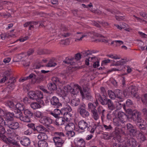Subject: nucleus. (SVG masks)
Segmentation results:
<instances>
[{
	"mask_svg": "<svg viewBox=\"0 0 147 147\" xmlns=\"http://www.w3.org/2000/svg\"><path fill=\"white\" fill-rule=\"evenodd\" d=\"M97 104L98 103H97V102H95L93 103L89 102L88 104V108L91 109V111L94 110H96L95 108Z\"/></svg>",
	"mask_w": 147,
	"mask_h": 147,
	"instance_id": "obj_34",
	"label": "nucleus"
},
{
	"mask_svg": "<svg viewBox=\"0 0 147 147\" xmlns=\"http://www.w3.org/2000/svg\"><path fill=\"white\" fill-rule=\"evenodd\" d=\"M138 123V125L139 128L141 130H145L146 127L147 125L146 122L143 119L139 121Z\"/></svg>",
	"mask_w": 147,
	"mask_h": 147,
	"instance_id": "obj_21",
	"label": "nucleus"
},
{
	"mask_svg": "<svg viewBox=\"0 0 147 147\" xmlns=\"http://www.w3.org/2000/svg\"><path fill=\"white\" fill-rule=\"evenodd\" d=\"M79 92H80L83 98L86 97L88 99H89V98H91V97L90 95H87L85 94L86 92H83L82 91L81 87L78 85L76 84H74L73 88H72L70 92L71 95H77Z\"/></svg>",
	"mask_w": 147,
	"mask_h": 147,
	"instance_id": "obj_1",
	"label": "nucleus"
},
{
	"mask_svg": "<svg viewBox=\"0 0 147 147\" xmlns=\"http://www.w3.org/2000/svg\"><path fill=\"white\" fill-rule=\"evenodd\" d=\"M57 85L55 83H51L49 85L48 88L51 91H54L56 90L57 88Z\"/></svg>",
	"mask_w": 147,
	"mask_h": 147,
	"instance_id": "obj_46",
	"label": "nucleus"
},
{
	"mask_svg": "<svg viewBox=\"0 0 147 147\" xmlns=\"http://www.w3.org/2000/svg\"><path fill=\"white\" fill-rule=\"evenodd\" d=\"M74 144L76 145L79 146L80 147L85 145V142L84 140L82 138H77L74 141Z\"/></svg>",
	"mask_w": 147,
	"mask_h": 147,
	"instance_id": "obj_22",
	"label": "nucleus"
},
{
	"mask_svg": "<svg viewBox=\"0 0 147 147\" xmlns=\"http://www.w3.org/2000/svg\"><path fill=\"white\" fill-rule=\"evenodd\" d=\"M50 102L51 104L54 107L58 108L62 106L59 99L55 96H53L50 99Z\"/></svg>",
	"mask_w": 147,
	"mask_h": 147,
	"instance_id": "obj_9",
	"label": "nucleus"
},
{
	"mask_svg": "<svg viewBox=\"0 0 147 147\" xmlns=\"http://www.w3.org/2000/svg\"><path fill=\"white\" fill-rule=\"evenodd\" d=\"M121 131V129H120L118 127H116L115 128V134L116 135H117V136H118V137L119 138V139H120L121 138L120 136H119Z\"/></svg>",
	"mask_w": 147,
	"mask_h": 147,
	"instance_id": "obj_61",
	"label": "nucleus"
},
{
	"mask_svg": "<svg viewBox=\"0 0 147 147\" xmlns=\"http://www.w3.org/2000/svg\"><path fill=\"white\" fill-rule=\"evenodd\" d=\"M88 125L89 124L83 120L80 121L78 123L79 128L83 131H85V129L87 128Z\"/></svg>",
	"mask_w": 147,
	"mask_h": 147,
	"instance_id": "obj_14",
	"label": "nucleus"
},
{
	"mask_svg": "<svg viewBox=\"0 0 147 147\" xmlns=\"http://www.w3.org/2000/svg\"><path fill=\"white\" fill-rule=\"evenodd\" d=\"M2 140L7 143L11 144L14 145H18L17 142L11 137L7 138L5 136H4L2 138Z\"/></svg>",
	"mask_w": 147,
	"mask_h": 147,
	"instance_id": "obj_15",
	"label": "nucleus"
},
{
	"mask_svg": "<svg viewBox=\"0 0 147 147\" xmlns=\"http://www.w3.org/2000/svg\"><path fill=\"white\" fill-rule=\"evenodd\" d=\"M140 113L136 111L133 113L131 119L134 121L138 122L142 119L141 118Z\"/></svg>",
	"mask_w": 147,
	"mask_h": 147,
	"instance_id": "obj_13",
	"label": "nucleus"
},
{
	"mask_svg": "<svg viewBox=\"0 0 147 147\" xmlns=\"http://www.w3.org/2000/svg\"><path fill=\"white\" fill-rule=\"evenodd\" d=\"M6 125L12 129H16L19 127V124L17 122L9 121H7Z\"/></svg>",
	"mask_w": 147,
	"mask_h": 147,
	"instance_id": "obj_10",
	"label": "nucleus"
},
{
	"mask_svg": "<svg viewBox=\"0 0 147 147\" xmlns=\"http://www.w3.org/2000/svg\"><path fill=\"white\" fill-rule=\"evenodd\" d=\"M14 112L15 114H14V116L16 118H19L20 119V117L22 115V113L21 111L19 110H15Z\"/></svg>",
	"mask_w": 147,
	"mask_h": 147,
	"instance_id": "obj_40",
	"label": "nucleus"
},
{
	"mask_svg": "<svg viewBox=\"0 0 147 147\" xmlns=\"http://www.w3.org/2000/svg\"><path fill=\"white\" fill-rule=\"evenodd\" d=\"M39 77L36 78V82L37 83H40L42 81L44 78V76L42 74H40Z\"/></svg>",
	"mask_w": 147,
	"mask_h": 147,
	"instance_id": "obj_47",
	"label": "nucleus"
},
{
	"mask_svg": "<svg viewBox=\"0 0 147 147\" xmlns=\"http://www.w3.org/2000/svg\"><path fill=\"white\" fill-rule=\"evenodd\" d=\"M107 104L108 105V108L109 110L112 111L115 109V106L111 100H109Z\"/></svg>",
	"mask_w": 147,
	"mask_h": 147,
	"instance_id": "obj_43",
	"label": "nucleus"
},
{
	"mask_svg": "<svg viewBox=\"0 0 147 147\" xmlns=\"http://www.w3.org/2000/svg\"><path fill=\"white\" fill-rule=\"evenodd\" d=\"M128 90H125L124 91L123 94L125 96L131 95L132 96L135 97L137 98H139L137 93L138 88L136 86H130L128 88Z\"/></svg>",
	"mask_w": 147,
	"mask_h": 147,
	"instance_id": "obj_2",
	"label": "nucleus"
},
{
	"mask_svg": "<svg viewBox=\"0 0 147 147\" xmlns=\"http://www.w3.org/2000/svg\"><path fill=\"white\" fill-rule=\"evenodd\" d=\"M20 120L22 121L26 122H29L30 121V118L26 116H23L20 117Z\"/></svg>",
	"mask_w": 147,
	"mask_h": 147,
	"instance_id": "obj_50",
	"label": "nucleus"
},
{
	"mask_svg": "<svg viewBox=\"0 0 147 147\" xmlns=\"http://www.w3.org/2000/svg\"><path fill=\"white\" fill-rule=\"evenodd\" d=\"M16 110H19L20 111H23L25 109L24 105L20 103H17L16 105Z\"/></svg>",
	"mask_w": 147,
	"mask_h": 147,
	"instance_id": "obj_36",
	"label": "nucleus"
},
{
	"mask_svg": "<svg viewBox=\"0 0 147 147\" xmlns=\"http://www.w3.org/2000/svg\"><path fill=\"white\" fill-rule=\"evenodd\" d=\"M24 113L25 115L27 116L29 118L32 117L33 115V113L31 111L28 109H25L24 110Z\"/></svg>",
	"mask_w": 147,
	"mask_h": 147,
	"instance_id": "obj_38",
	"label": "nucleus"
},
{
	"mask_svg": "<svg viewBox=\"0 0 147 147\" xmlns=\"http://www.w3.org/2000/svg\"><path fill=\"white\" fill-rule=\"evenodd\" d=\"M72 88L71 85H68L64 86L62 90L59 88L58 91L59 92V94L60 95L63 96H65L68 93H70Z\"/></svg>",
	"mask_w": 147,
	"mask_h": 147,
	"instance_id": "obj_5",
	"label": "nucleus"
},
{
	"mask_svg": "<svg viewBox=\"0 0 147 147\" xmlns=\"http://www.w3.org/2000/svg\"><path fill=\"white\" fill-rule=\"evenodd\" d=\"M6 105L10 108H13L15 107L14 104L12 102L10 101H7L6 103Z\"/></svg>",
	"mask_w": 147,
	"mask_h": 147,
	"instance_id": "obj_60",
	"label": "nucleus"
},
{
	"mask_svg": "<svg viewBox=\"0 0 147 147\" xmlns=\"http://www.w3.org/2000/svg\"><path fill=\"white\" fill-rule=\"evenodd\" d=\"M142 102L144 104H147V94H146L141 97Z\"/></svg>",
	"mask_w": 147,
	"mask_h": 147,
	"instance_id": "obj_55",
	"label": "nucleus"
},
{
	"mask_svg": "<svg viewBox=\"0 0 147 147\" xmlns=\"http://www.w3.org/2000/svg\"><path fill=\"white\" fill-rule=\"evenodd\" d=\"M53 140L55 146L57 147H62L65 141L61 138L59 137H54Z\"/></svg>",
	"mask_w": 147,
	"mask_h": 147,
	"instance_id": "obj_8",
	"label": "nucleus"
},
{
	"mask_svg": "<svg viewBox=\"0 0 147 147\" xmlns=\"http://www.w3.org/2000/svg\"><path fill=\"white\" fill-rule=\"evenodd\" d=\"M92 116L93 119L95 121L98 120L100 118L99 114L98 113L97 110H94L91 111Z\"/></svg>",
	"mask_w": 147,
	"mask_h": 147,
	"instance_id": "obj_23",
	"label": "nucleus"
},
{
	"mask_svg": "<svg viewBox=\"0 0 147 147\" xmlns=\"http://www.w3.org/2000/svg\"><path fill=\"white\" fill-rule=\"evenodd\" d=\"M7 121H4L2 117H0V126H4L6 125Z\"/></svg>",
	"mask_w": 147,
	"mask_h": 147,
	"instance_id": "obj_56",
	"label": "nucleus"
},
{
	"mask_svg": "<svg viewBox=\"0 0 147 147\" xmlns=\"http://www.w3.org/2000/svg\"><path fill=\"white\" fill-rule=\"evenodd\" d=\"M102 128L103 130L107 131H109L112 129V127L110 124H103L102 126Z\"/></svg>",
	"mask_w": 147,
	"mask_h": 147,
	"instance_id": "obj_39",
	"label": "nucleus"
},
{
	"mask_svg": "<svg viewBox=\"0 0 147 147\" xmlns=\"http://www.w3.org/2000/svg\"><path fill=\"white\" fill-rule=\"evenodd\" d=\"M71 110L72 109L70 106L67 104L64 108L61 109L62 114H65V113H69Z\"/></svg>",
	"mask_w": 147,
	"mask_h": 147,
	"instance_id": "obj_27",
	"label": "nucleus"
},
{
	"mask_svg": "<svg viewBox=\"0 0 147 147\" xmlns=\"http://www.w3.org/2000/svg\"><path fill=\"white\" fill-rule=\"evenodd\" d=\"M61 109L60 110L58 109H54L53 112L50 113V114L53 116L55 118H57L58 117L59 115L61 114L62 115Z\"/></svg>",
	"mask_w": 147,
	"mask_h": 147,
	"instance_id": "obj_26",
	"label": "nucleus"
},
{
	"mask_svg": "<svg viewBox=\"0 0 147 147\" xmlns=\"http://www.w3.org/2000/svg\"><path fill=\"white\" fill-rule=\"evenodd\" d=\"M34 115L37 118H40L43 117V114L41 112L37 111H36L34 113Z\"/></svg>",
	"mask_w": 147,
	"mask_h": 147,
	"instance_id": "obj_51",
	"label": "nucleus"
},
{
	"mask_svg": "<svg viewBox=\"0 0 147 147\" xmlns=\"http://www.w3.org/2000/svg\"><path fill=\"white\" fill-rule=\"evenodd\" d=\"M32 133V129L29 128L24 132V134L26 135H30Z\"/></svg>",
	"mask_w": 147,
	"mask_h": 147,
	"instance_id": "obj_57",
	"label": "nucleus"
},
{
	"mask_svg": "<svg viewBox=\"0 0 147 147\" xmlns=\"http://www.w3.org/2000/svg\"><path fill=\"white\" fill-rule=\"evenodd\" d=\"M13 116V113L10 112H8L6 114V119L5 120L7 121H11L12 120Z\"/></svg>",
	"mask_w": 147,
	"mask_h": 147,
	"instance_id": "obj_37",
	"label": "nucleus"
},
{
	"mask_svg": "<svg viewBox=\"0 0 147 147\" xmlns=\"http://www.w3.org/2000/svg\"><path fill=\"white\" fill-rule=\"evenodd\" d=\"M28 95L29 97L33 100L42 99L43 97L42 93L40 91H30L28 92Z\"/></svg>",
	"mask_w": 147,
	"mask_h": 147,
	"instance_id": "obj_4",
	"label": "nucleus"
},
{
	"mask_svg": "<svg viewBox=\"0 0 147 147\" xmlns=\"http://www.w3.org/2000/svg\"><path fill=\"white\" fill-rule=\"evenodd\" d=\"M64 115V117L65 120L68 121L71 119V115L69 113H65V114H62Z\"/></svg>",
	"mask_w": 147,
	"mask_h": 147,
	"instance_id": "obj_49",
	"label": "nucleus"
},
{
	"mask_svg": "<svg viewBox=\"0 0 147 147\" xmlns=\"http://www.w3.org/2000/svg\"><path fill=\"white\" fill-rule=\"evenodd\" d=\"M30 107L33 109H36L41 107L40 105L37 102H33L31 103Z\"/></svg>",
	"mask_w": 147,
	"mask_h": 147,
	"instance_id": "obj_33",
	"label": "nucleus"
},
{
	"mask_svg": "<svg viewBox=\"0 0 147 147\" xmlns=\"http://www.w3.org/2000/svg\"><path fill=\"white\" fill-rule=\"evenodd\" d=\"M56 121V124L58 125L64 124L65 122V121L63 120V119L62 118L57 119Z\"/></svg>",
	"mask_w": 147,
	"mask_h": 147,
	"instance_id": "obj_42",
	"label": "nucleus"
},
{
	"mask_svg": "<svg viewBox=\"0 0 147 147\" xmlns=\"http://www.w3.org/2000/svg\"><path fill=\"white\" fill-rule=\"evenodd\" d=\"M56 65L55 63L52 62L50 61L47 65V66L49 67H52L55 66Z\"/></svg>",
	"mask_w": 147,
	"mask_h": 147,
	"instance_id": "obj_64",
	"label": "nucleus"
},
{
	"mask_svg": "<svg viewBox=\"0 0 147 147\" xmlns=\"http://www.w3.org/2000/svg\"><path fill=\"white\" fill-rule=\"evenodd\" d=\"M74 58H69L66 57L65 60L63 61V62L66 64L70 65H74L75 64V62L74 61Z\"/></svg>",
	"mask_w": 147,
	"mask_h": 147,
	"instance_id": "obj_28",
	"label": "nucleus"
},
{
	"mask_svg": "<svg viewBox=\"0 0 147 147\" xmlns=\"http://www.w3.org/2000/svg\"><path fill=\"white\" fill-rule=\"evenodd\" d=\"M113 121L114 124L116 126H119L120 125V121L117 117L113 119Z\"/></svg>",
	"mask_w": 147,
	"mask_h": 147,
	"instance_id": "obj_52",
	"label": "nucleus"
},
{
	"mask_svg": "<svg viewBox=\"0 0 147 147\" xmlns=\"http://www.w3.org/2000/svg\"><path fill=\"white\" fill-rule=\"evenodd\" d=\"M52 80L53 83L58 85L60 88L62 85L65 84V82L62 81L56 77H54L52 78Z\"/></svg>",
	"mask_w": 147,
	"mask_h": 147,
	"instance_id": "obj_16",
	"label": "nucleus"
},
{
	"mask_svg": "<svg viewBox=\"0 0 147 147\" xmlns=\"http://www.w3.org/2000/svg\"><path fill=\"white\" fill-rule=\"evenodd\" d=\"M110 100V99H108L105 96H104L100 98L99 101L102 105H107Z\"/></svg>",
	"mask_w": 147,
	"mask_h": 147,
	"instance_id": "obj_31",
	"label": "nucleus"
},
{
	"mask_svg": "<svg viewBox=\"0 0 147 147\" xmlns=\"http://www.w3.org/2000/svg\"><path fill=\"white\" fill-rule=\"evenodd\" d=\"M128 61L126 59H122L117 61L116 63L117 65H123L125 64Z\"/></svg>",
	"mask_w": 147,
	"mask_h": 147,
	"instance_id": "obj_48",
	"label": "nucleus"
},
{
	"mask_svg": "<svg viewBox=\"0 0 147 147\" xmlns=\"http://www.w3.org/2000/svg\"><path fill=\"white\" fill-rule=\"evenodd\" d=\"M137 136V138L140 142L146 140V138L144 135L141 132L139 131V132H138Z\"/></svg>",
	"mask_w": 147,
	"mask_h": 147,
	"instance_id": "obj_35",
	"label": "nucleus"
},
{
	"mask_svg": "<svg viewBox=\"0 0 147 147\" xmlns=\"http://www.w3.org/2000/svg\"><path fill=\"white\" fill-rule=\"evenodd\" d=\"M107 56L109 57L114 59H117L120 58L119 57L115 54H109L107 55Z\"/></svg>",
	"mask_w": 147,
	"mask_h": 147,
	"instance_id": "obj_59",
	"label": "nucleus"
},
{
	"mask_svg": "<svg viewBox=\"0 0 147 147\" xmlns=\"http://www.w3.org/2000/svg\"><path fill=\"white\" fill-rule=\"evenodd\" d=\"M53 121V120L50 118L45 116L42 117L40 120V122L45 125H48L51 123Z\"/></svg>",
	"mask_w": 147,
	"mask_h": 147,
	"instance_id": "obj_12",
	"label": "nucleus"
},
{
	"mask_svg": "<svg viewBox=\"0 0 147 147\" xmlns=\"http://www.w3.org/2000/svg\"><path fill=\"white\" fill-rule=\"evenodd\" d=\"M20 142L21 145L25 147L28 146L31 143L30 139L26 137L21 138Z\"/></svg>",
	"mask_w": 147,
	"mask_h": 147,
	"instance_id": "obj_11",
	"label": "nucleus"
},
{
	"mask_svg": "<svg viewBox=\"0 0 147 147\" xmlns=\"http://www.w3.org/2000/svg\"><path fill=\"white\" fill-rule=\"evenodd\" d=\"M5 132V129L3 126H0V137L2 140V138L5 136L4 134Z\"/></svg>",
	"mask_w": 147,
	"mask_h": 147,
	"instance_id": "obj_41",
	"label": "nucleus"
},
{
	"mask_svg": "<svg viewBox=\"0 0 147 147\" xmlns=\"http://www.w3.org/2000/svg\"><path fill=\"white\" fill-rule=\"evenodd\" d=\"M129 131L130 134H132L133 136H134L137 134L138 132H139V131H137L136 129L134 127Z\"/></svg>",
	"mask_w": 147,
	"mask_h": 147,
	"instance_id": "obj_54",
	"label": "nucleus"
},
{
	"mask_svg": "<svg viewBox=\"0 0 147 147\" xmlns=\"http://www.w3.org/2000/svg\"><path fill=\"white\" fill-rule=\"evenodd\" d=\"M55 134L56 135L55 137H59L61 138L62 137H64L65 135L62 132H57L55 133Z\"/></svg>",
	"mask_w": 147,
	"mask_h": 147,
	"instance_id": "obj_63",
	"label": "nucleus"
},
{
	"mask_svg": "<svg viewBox=\"0 0 147 147\" xmlns=\"http://www.w3.org/2000/svg\"><path fill=\"white\" fill-rule=\"evenodd\" d=\"M76 36L77 37L75 38V41L78 42L82 40L83 38L86 37L87 36V34L82 32H77L76 34Z\"/></svg>",
	"mask_w": 147,
	"mask_h": 147,
	"instance_id": "obj_18",
	"label": "nucleus"
},
{
	"mask_svg": "<svg viewBox=\"0 0 147 147\" xmlns=\"http://www.w3.org/2000/svg\"><path fill=\"white\" fill-rule=\"evenodd\" d=\"M115 92L116 98H117L119 101H123L124 99L122 96L121 91L119 89H116L115 90Z\"/></svg>",
	"mask_w": 147,
	"mask_h": 147,
	"instance_id": "obj_19",
	"label": "nucleus"
},
{
	"mask_svg": "<svg viewBox=\"0 0 147 147\" xmlns=\"http://www.w3.org/2000/svg\"><path fill=\"white\" fill-rule=\"evenodd\" d=\"M60 43L61 44L67 45L69 44L70 42L68 39H66L65 40H61L60 41Z\"/></svg>",
	"mask_w": 147,
	"mask_h": 147,
	"instance_id": "obj_58",
	"label": "nucleus"
},
{
	"mask_svg": "<svg viewBox=\"0 0 147 147\" xmlns=\"http://www.w3.org/2000/svg\"><path fill=\"white\" fill-rule=\"evenodd\" d=\"M58 36L60 37H66L68 36L70 34L67 32V29L66 28H62L58 33Z\"/></svg>",
	"mask_w": 147,
	"mask_h": 147,
	"instance_id": "obj_17",
	"label": "nucleus"
},
{
	"mask_svg": "<svg viewBox=\"0 0 147 147\" xmlns=\"http://www.w3.org/2000/svg\"><path fill=\"white\" fill-rule=\"evenodd\" d=\"M96 127L95 126H92L89 124L87 127V130L89 131L91 133H94Z\"/></svg>",
	"mask_w": 147,
	"mask_h": 147,
	"instance_id": "obj_44",
	"label": "nucleus"
},
{
	"mask_svg": "<svg viewBox=\"0 0 147 147\" xmlns=\"http://www.w3.org/2000/svg\"><path fill=\"white\" fill-rule=\"evenodd\" d=\"M38 147H48L47 142L44 140H40L38 143Z\"/></svg>",
	"mask_w": 147,
	"mask_h": 147,
	"instance_id": "obj_30",
	"label": "nucleus"
},
{
	"mask_svg": "<svg viewBox=\"0 0 147 147\" xmlns=\"http://www.w3.org/2000/svg\"><path fill=\"white\" fill-rule=\"evenodd\" d=\"M124 141L125 146H127V147H129V146L132 147H135L137 145L136 141L134 139L132 138L125 139Z\"/></svg>",
	"mask_w": 147,
	"mask_h": 147,
	"instance_id": "obj_7",
	"label": "nucleus"
},
{
	"mask_svg": "<svg viewBox=\"0 0 147 147\" xmlns=\"http://www.w3.org/2000/svg\"><path fill=\"white\" fill-rule=\"evenodd\" d=\"M113 115L115 117H117L119 119L121 122L124 123L127 120L128 117L122 112L119 111L117 110L114 111Z\"/></svg>",
	"mask_w": 147,
	"mask_h": 147,
	"instance_id": "obj_3",
	"label": "nucleus"
},
{
	"mask_svg": "<svg viewBox=\"0 0 147 147\" xmlns=\"http://www.w3.org/2000/svg\"><path fill=\"white\" fill-rule=\"evenodd\" d=\"M108 93L109 97L111 99H114L116 98L115 92H114L111 90H109Z\"/></svg>",
	"mask_w": 147,
	"mask_h": 147,
	"instance_id": "obj_45",
	"label": "nucleus"
},
{
	"mask_svg": "<svg viewBox=\"0 0 147 147\" xmlns=\"http://www.w3.org/2000/svg\"><path fill=\"white\" fill-rule=\"evenodd\" d=\"M75 126L73 123H68L65 125V129L67 131H73L75 129Z\"/></svg>",
	"mask_w": 147,
	"mask_h": 147,
	"instance_id": "obj_24",
	"label": "nucleus"
},
{
	"mask_svg": "<svg viewBox=\"0 0 147 147\" xmlns=\"http://www.w3.org/2000/svg\"><path fill=\"white\" fill-rule=\"evenodd\" d=\"M86 105L85 104L82 105L78 110V111L81 116L83 118H85L89 115V113L86 109Z\"/></svg>",
	"mask_w": 147,
	"mask_h": 147,
	"instance_id": "obj_6",
	"label": "nucleus"
},
{
	"mask_svg": "<svg viewBox=\"0 0 147 147\" xmlns=\"http://www.w3.org/2000/svg\"><path fill=\"white\" fill-rule=\"evenodd\" d=\"M98 113L101 115V118L102 120L105 116V110L101 106H99L97 109Z\"/></svg>",
	"mask_w": 147,
	"mask_h": 147,
	"instance_id": "obj_25",
	"label": "nucleus"
},
{
	"mask_svg": "<svg viewBox=\"0 0 147 147\" xmlns=\"http://www.w3.org/2000/svg\"><path fill=\"white\" fill-rule=\"evenodd\" d=\"M47 133H40L37 136V138L38 139L40 140H47L48 137L46 134Z\"/></svg>",
	"mask_w": 147,
	"mask_h": 147,
	"instance_id": "obj_29",
	"label": "nucleus"
},
{
	"mask_svg": "<svg viewBox=\"0 0 147 147\" xmlns=\"http://www.w3.org/2000/svg\"><path fill=\"white\" fill-rule=\"evenodd\" d=\"M66 135L69 138H70L75 136V133L73 131H68L66 133Z\"/></svg>",
	"mask_w": 147,
	"mask_h": 147,
	"instance_id": "obj_53",
	"label": "nucleus"
},
{
	"mask_svg": "<svg viewBox=\"0 0 147 147\" xmlns=\"http://www.w3.org/2000/svg\"><path fill=\"white\" fill-rule=\"evenodd\" d=\"M82 56H83L84 57H85L90 55V53L89 50H87L86 51H83L82 52Z\"/></svg>",
	"mask_w": 147,
	"mask_h": 147,
	"instance_id": "obj_62",
	"label": "nucleus"
},
{
	"mask_svg": "<svg viewBox=\"0 0 147 147\" xmlns=\"http://www.w3.org/2000/svg\"><path fill=\"white\" fill-rule=\"evenodd\" d=\"M80 100L78 98L73 99L71 102V104L72 106L75 107L78 106L80 103Z\"/></svg>",
	"mask_w": 147,
	"mask_h": 147,
	"instance_id": "obj_32",
	"label": "nucleus"
},
{
	"mask_svg": "<svg viewBox=\"0 0 147 147\" xmlns=\"http://www.w3.org/2000/svg\"><path fill=\"white\" fill-rule=\"evenodd\" d=\"M36 131L40 133H48L49 132L48 130L43 126L40 125L36 127Z\"/></svg>",
	"mask_w": 147,
	"mask_h": 147,
	"instance_id": "obj_20",
	"label": "nucleus"
}]
</instances>
